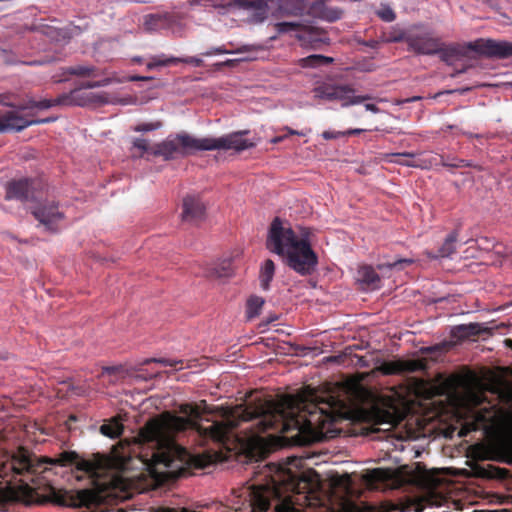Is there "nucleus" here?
<instances>
[{"mask_svg": "<svg viewBox=\"0 0 512 512\" xmlns=\"http://www.w3.org/2000/svg\"><path fill=\"white\" fill-rule=\"evenodd\" d=\"M326 404L324 408L310 403L301 410L294 406L292 399L286 403L257 398L229 409L225 420L206 419L208 425L203 424L197 406L182 404L180 412L185 417L163 412L139 430L137 439L149 450L141 452L140 459L156 481L177 478L185 472L182 464L186 450L175 442V434L192 429L204 439L224 444L229 440L232 430L242 422H251L245 428L247 439L251 442L262 440L260 435L269 431L282 434L296 432L292 437L299 443L318 440L332 432L331 426L342 419L344 414L341 409Z\"/></svg>", "mask_w": 512, "mask_h": 512, "instance_id": "obj_1", "label": "nucleus"}, {"mask_svg": "<svg viewBox=\"0 0 512 512\" xmlns=\"http://www.w3.org/2000/svg\"><path fill=\"white\" fill-rule=\"evenodd\" d=\"M302 462V458L293 456L288 458L285 464L269 465L270 471L274 474L270 475V480L265 486L253 491L252 512H267L271 506V499L279 500L275 512H301L294 506L290 493H311L315 484L313 476H317L314 471H311L313 475L292 471V467L299 468Z\"/></svg>", "mask_w": 512, "mask_h": 512, "instance_id": "obj_2", "label": "nucleus"}, {"mask_svg": "<svg viewBox=\"0 0 512 512\" xmlns=\"http://www.w3.org/2000/svg\"><path fill=\"white\" fill-rule=\"evenodd\" d=\"M75 466L77 470L83 471L91 477H100L106 473L112 466V459L106 455L96 453L91 459L81 457L75 451L64 450L55 457L36 458L29 450L19 447L11 456V458L3 464V474L7 475L9 469L13 477L24 476L27 480L33 481L34 474L49 473L56 471L58 468Z\"/></svg>", "mask_w": 512, "mask_h": 512, "instance_id": "obj_3", "label": "nucleus"}, {"mask_svg": "<svg viewBox=\"0 0 512 512\" xmlns=\"http://www.w3.org/2000/svg\"><path fill=\"white\" fill-rule=\"evenodd\" d=\"M267 249L283 258L284 263L306 276L318 264V257L306 238H299L290 225L276 217L271 222L266 239Z\"/></svg>", "mask_w": 512, "mask_h": 512, "instance_id": "obj_4", "label": "nucleus"}, {"mask_svg": "<svg viewBox=\"0 0 512 512\" xmlns=\"http://www.w3.org/2000/svg\"><path fill=\"white\" fill-rule=\"evenodd\" d=\"M342 10L329 7L323 0H284L281 1L274 16L277 18L309 16L329 22L342 17Z\"/></svg>", "mask_w": 512, "mask_h": 512, "instance_id": "obj_5", "label": "nucleus"}, {"mask_svg": "<svg viewBox=\"0 0 512 512\" xmlns=\"http://www.w3.org/2000/svg\"><path fill=\"white\" fill-rule=\"evenodd\" d=\"M195 151H203V138H195L185 132L169 135L165 140L153 145L150 154L169 161L178 156H186Z\"/></svg>", "mask_w": 512, "mask_h": 512, "instance_id": "obj_6", "label": "nucleus"}, {"mask_svg": "<svg viewBox=\"0 0 512 512\" xmlns=\"http://www.w3.org/2000/svg\"><path fill=\"white\" fill-rule=\"evenodd\" d=\"M278 35L289 34L295 32L296 39L304 47L318 49L322 44L329 43L327 32L306 21H283L273 25Z\"/></svg>", "mask_w": 512, "mask_h": 512, "instance_id": "obj_7", "label": "nucleus"}, {"mask_svg": "<svg viewBox=\"0 0 512 512\" xmlns=\"http://www.w3.org/2000/svg\"><path fill=\"white\" fill-rule=\"evenodd\" d=\"M312 93L315 99L336 101L342 107H349L372 99L370 95H355V89L349 84H337L329 81L317 82Z\"/></svg>", "mask_w": 512, "mask_h": 512, "instance_id": "obj_8", "label": "nucleus"}, {"mask_svg": "<svg viewBox=\"0 0 512 512\" xmlns=\"http://www.w3.org/2000/svg\"><path fill=\"white\" fill-rule=\"evenodd\" d=\"M103 102V97L89 92H84L79 86L68 93H63L54 99H43L36 101L29 99L20 109L38 108L49 109L54 106H87L91 103Z\"/></svg>", "mask_w": 512, "mask_h": 512, "instance_id": "obj_9", "label": "nucleus"}, {"mask_svg": "<svg viewBox=\"0 0 512 512\" xmlns=\"http://www.w3.org/2000/svg\"><path fill=\"white\" fill-rule=\"evenodd\" d=\"M38 489H34V492L39 503L50 502L65 507L86 506L92 501L93 497L92 493L88 490L68 491L58 489L50 483L43 487L42 493H39Z\"/></svg>", "mask_w": 512, "mask_h": 512, "instance_id": "obj_10", "label": "nucleus"}, {"mask_svg": "<svg viewBox=\"0 0 512 512\" xmlns=\"http://www.w3.org/2000/svg\"><path fill=\"white\" fill-rule=\"evenodd\" d=\"M248 133V130H242L224 135L219 138L205 137L203 138V151L223 149L241 152L247 150L255 146L254 142L243 138V136Z\"/></svg>", "mask_w": 512, "mask_h": 512, "instance_id": "obj_11", "label": "nucleus"}, {"mask_svg": "<svg viewBox=\"0 0 512 512\" xmlns=\"http://www.w3.org/2000/svg\"><path fill=\"white\" fill-rule=\"evenodd\" d=\"M469 49L474 52L497 59L512 57V42L494 39H478L468 44Z\"/></svg>", "mask_w": 512, "mask_h": 512, "instance_id": "obj_12", "label": "nucleus"}, {"mask_svg": "<svg viewBox=\"0 0 512 512\" xmlns=\"http://www.w3.org/2000/svg\"><path fill=\"white\" fill-rule=\"evenodd\" d=\"M31 213L49 232H57L58 223L64 218V214L59 211L58 204L54 201H45L33 206Z\"/></svg>", "mask_w": 512, "mask_h": 512, "instance_id": "obj_13", "label": "nucleus"}, {"mask_svg": "<svg viewBox=\"0 0 512 512\" xmlns=\"http://www.w3.org/2000/svg\"><path fill=\"white\" fill-rule=\"evenodd\" d=\"M39 185L36 179L21 178L8 181L5 185V199L27 202L34 199Z\"/></svg>", "mask_w": 512, "mask_h": 512, "instance_id": "obj_14", "label": "nucleus"}, {"mask_svg": "<svg viewBox=\"0 0 512 512\" xmlns=\"http://www.w3.org/2000/svg\"><path fill=\"white\" fill-rule=\"evenodd\" d=\"M440 38L433 37L430 32H408V50L417 55H436Z\"/></svg>", "mask_w": 512, "mask_h": 512, "instance_id": "obj_15", "label": "nucleus"}, {"mask_svg": "<svg viewBox=\"0 0 512 512\" xmlns=\"http://www.w3.org/2000/svg\"><path fill=\"white\" fill-rule=\"evenodd\" d=\"M50 121V118L38 120L29 119L22 115L19 110H10L0 114V133L7 131L19 132L31 125L46 123Z\"/></svg>", "mask_w": 512, "mask_h": 512, "instance_id": "obj_16", "label": "nucleus"}, {"mask_svg": "<svg viewBox=\"0 0 512 512\" xmlns=\"http://www.w3.org/2000/svg\"><path fill=\"white\" fill-rule=\"evenodd\" d=\"M425 367L422 360H392L382 362L377 367V371L383 375H398L404 372L424 370Z\"/></svg>", "mask_w": 512, "mask_h": 512, "instance_id": "obj_17", "label": "nucleus"}, {"mask_svg": "<svg viewBox=\"0 0 512 512\" xmlns=\"http://www.w3.org/2000/svg\"><path fill=\"white\" fill-rule=\"evenodd\" d=\"M206 207L199 197L187 195L182 203V221L198 224L205 218Z\"/></svg>", "mask_w": 512, "mask_h": 512, "instance_id": "obj_18", "label": "nucleus"}, {"mask_svg": "<svg viewBox=\"0 0 512 512\" xmlns=\"http://www.w3.org/2000/svg\"><path fill=\"white\" fill-rule=\"evenodd\" d=\"M472 419L467 421L460 431L461 436H466L471 431L486 429L494 421L495 407H485L472 411Z\"/></svg>", "mask_w": 512, "mask_h": 512, "instance_id": "obj_19", "label": "nucleus"}, {"mask_svg": "<svg viewBox=\"0 0 512 512\" xmlns=\"http://www.w3.org/2000/svg\"><path fill=\"white\" fill-rule=\"evenodd\" d=\"M177 63H187L191 64L195 67H201L203 65V60L197 57H186V58H179V57H164L158 56L154 57L148 64L147 68L149 70H152L159 66H168L170 64H177Z\"/></svg>", "mask_w": 512, "mask_h": 512, "instance_id": "obj_20", "label": "nucleus"}, {"mask_svg": "<svg viewBox=\"0 0 512 512\" xmlns=\"http://www.w3.org/2000/svg\"><path fill=\"white\" fill-rule=\"evenodd\" d=\"M358 281L367 289L375 290L380 288L381 279L373 267L363 265L358 269Z\"/></svg>", "mask_w": 512, "mask_h": 512, "instance_id": "obj_21", "label": "nucleus"}, {"mask_svg": "<svg viewBox=\"0 0 512 512\" xmlns=\"http://www.w3.org/2000/svg\"><path fill=\"white\" fill-rule=\"evenodd\" d=\"M482 329L477 323L462 324L451 329V337L459 341L480 335Z\"/></svg>", "mask_w": 512, "mask_h": 512, "instance_id": "obj_22", "label": "nucleus"}, {"mask_svg": "<svg viewBox=\"0 0 512 512\" xmlns=\"http://www.w3.org/2000/svg\"><path fill=\"white\" fill-rule=\"evenodd\" d=\"M440 59L444 62H450L463 55L462 48L457 44L446 45L440 39L438 41V50L436 52Z\"/></svg>", "mask_w": 512, "mask_h": 512, "instance_id": "obj_23", "label": "nucleus"}, {"mask_svg": "<svg viewBox=\"0 0 512 512\" xmlns=\"http://www.w3.org/2000/svg\"><path fill=\"white\" fill-rule=\"evenodd\" d=\"M391 478V472L383 468H375L367 471L363 475V479L368 486H376L380 483H385Z\"/></svg>", "mask_w": 512, "mask_h": 512, "instance_id": "obj_24", "label": "nucleus"}, {"mask_svg": "<svg viewBox=\"0 0 512 512\" xmlns=\"http://www.w3.org/2000/svg\"><path fill=\"white\" fill-rule=\"evenodd\" d=\"M170 24V16L168 14H150L145 17L144 26L148 31H156L167 28Z\"/></svg>", "mask_w": 512, "mask_h": 512, "instance_id": "obj_25", "label": "nucleus"}, {"mask_svg": "<svg viewBox=\"0 0 512 512\" xmlns=\"http://www.w3.org/2000/svg\"><path fill=\"white\" fill-rule=\"evenodd\" d=\"M64 74L78 77H98L102 72L93 65H75L65 68Z\"/></svg>", "mask_w": 512, "mask_h": 512, "instance_id": "obj_26", "label": "nucleus"}, {"mask_svg": "<svg viewBox=\"0 0 512 512\" xmlns=\"http://www.w3.org/2000/svg\"><path fill=\"white\" fill-rule=\"evenodd\" d=\"M275 273V264L271 259L265 260L260 268L259 280L260 286L263 290H268L270 282L272 281Z\"/></svg>", "mask_w": 512, "mask_h": 512, "instance_id": "obj_27", "label": "nucleus"}, {"mask_svg": "<svg viewBox=\"0 0 512 512\" xmlns=\"http://www.w3.org/2000/svg\"><path fill=\"white\" fill-rule=\"evenodd\" d=\"M334 59L332 57L313 54L309 55L305 58L299 60V64L301 67L307 68H316L320 66H325L333 63Z\"/></svg>", "mask_w": 512, "mask_h": 512, "instance_id": "obj_28", "label": "nucleus"}, {"mask_svg": "<svg viewBox=\"0 0 512 512\" xmlns=\"http://www.w3.org/2000/svg\"><path fill=\"white\" fill-rule=\"evenodd\" d=\"M123 430L124 426L117 418H112L109 422L102 424L100 427V432L110 438L121 436Z\"/></svg>", "mask_w": 512, "mask_h": 512, "instance_id": "obj_29", "label": "nucleus"}, {"mask_svg": "<svg viewBox=\"0 0 512 512\" xmlns=\"http://www.w3.org/2000/svg\"><path fill=\"white\" fill-rule=\"evenodd\" d=\"M457 240L458 232L456 230L447 235L443 244L438 250V256L449 257L452 255L456 251Z\"/></svg>", "mask_w": 512, "mask_h": 512, "instance_id": "obj_30", "label": "nucleus"}, {"mask_svg": "<svg viewBox=\"0 0 512 512\" xmlns=\"http://www.w3.org/2000/svg\"><path fill=\"white\" fill-rule=\"evenodd\" d=\"M372 418L374 424H390L393 425L397 422L396 416L394 413L380 409V408H373L371 411Z\"/></svg>", "mask_w": 512, "mask_h": 512, "instance_id": "obj_31", "label": "nucleus"}, {"mask_svg": "<svg viewBox=\"0 0 512 512\" xmlns=\"http://www.w3.org/2000/svg\"><path fill=\"white\" fill-rule=\"evenodd\" d=\"M265 301L262 297L251 296L246 303V314L249 319H252L260 314V311Z\"/></svg>", "mask_w": 512, "mask_h": 512, "instance_id": "obj_32", "label": "nucleus"}, {"mask_svg": "<svg viewBox=\"0 0 512 512\" xmlns=\"http://www.w3.org/2000/svg\"><path fill=\"white\" fill-rule=\"evenodd\" d=\"M408 32L396 27H392L390 31L382 36V40L387 43L405 42L407 44Z\"/></svg>", "mask_w": 512, "mask_h": 512, "instance_id": "obj_33", "label": "nucleus"}, {"mask_svg": "<svg viewBox=\"0 0 512 512\" xmlns=\"http://www.w3.org/2000/svg\"><path fill=\"white\" fill-rule=\"evenodd\" d=\"M413 157L414 154L410 152L391 153L386 155L388 161L406 166H414V164L412 163Z\"/></svg>", "mask_w": 512, "mask_h": 512, "instance_id": "obj_34", "label": "nucleus"}, {"mask_svg": "<svg viewBox=\"0 0 512 512\" xmlns=\"http://www.w3.org/2000/svg\"><path fill=\"white\" fill-rule=\"evenodd\" d=\"M150 363H159L164 366L174 367L176 370L183 368L182 360H170L167 358H147V359L143 360L141 365H147Z\"/></svg>", "mask_w": 512, "mask_h": 512, "instance_id": "obj_35", "label": "nucleus"}, {"mask_svg": "<svg viewBox=\"0 0 512 512\" xmlns=\"http://www.w3.org/2000/svg\"><path fill=\"white\" fill-rule=\"evenodd\" d=\"M376 15L385 22H392L396 19V13L388 5H382Z\"/></svg>", "mask_w": 512, "mask_h": 512, "instance_id": "obj_36", "label": "nucleus"}, {"mask_svg": "<svg viewBox=\"0 0 512 512\" xmlns=\"http://www.w3.org/2000/svg\"><path fill=\"white\" fill-rule=\"evenodd\" d=\"M500 450L504 462L512 465V440H505L500 443Z\"/></svg>", "mask_w": 512, "mask_h": 512, "instance_id": "obj_37", "label": "nucleus"}, {"mask_svg": "<svg viewBox=\"0 0 512 512\" xmlns=\"http://www.w3.org/2000/svg\"><path fill=\"white\" fill-rule=\"evenodd\" d=\"M413 263V260L411 259H406V258H402V259H398L394 262H390V263H383V264H380L378 265V268L381 270L385 267L389 268V269H402L403 268V265H410Z\"/></svg>", "mask_w": 512, "mask_h": 512, "instance_id": "obj_38", "label": "nucleus"}, {"mask_svg": "<svg viewBox=\"0 0 512 512\" xmlns=\"http://www.w3.org/2000/svg\"><path fill=\"white\" fill-rule=\"evenodd\" d=\"M232 273L231 261L224 260L219 266L215 268V275L217 277H227Z\"/></svg>", "mask_w": 512, "mask_h": 512, "instance_id": "obj_39", "label": "nucleus"}, {"mask_svg": "<svg viewBox=\"0 0 512 512\" xmlns=\"http://www.w3.org/2000/svg\"><path fill=\"white\" fill-rule=\"evenodd\" d=\"M111 83L110 78H104L98 81H87L80 84L82 89H92L107 86Z\"/></svg>", "mask_w": 512, "mask_h": 512, "instance_id": "obj_40", "label": "nucleus"}, {"mask_svg": "<svg viewBox=\"0 0 512 512\" xmlns=\"http://www.w3.org/2000/svg\"><path fill=\"white\" fill-rule=\"evenodd\" d=\"M283 130L286 131V134L272 138L271 143L278 144V143L282 142L284 139H286L289 135H298V136L305 135L303 132L294 130L288 126L284 127Z\"/></svg>", "mask_w": 512, "mask_h": 512, "instance_id": "obj_41", "label": "nucleus"}, {"mask_svg": "<svg viewBox=\"0 0 512 512\" xmlns=\"http://www.w3.org/2000/svg\"><path fill=\"white\" fill-rule=\"evenodd\" d=\"M133 147L137 148L142 151L141 156L143 153H149L152 146H149L148 141L143 138H136L133 141Z\"/></svg>", "mask_w": 512, "mask_h": 512, "instance_id": "obj_42", "label": "nucleus"}, {"mask_svg": "<svg viewBox=\"0 0 512 512\" xmlns=\"http://www.w3.org/2000/svg\"><path fill=\"white\" fill-rule=\"evenodd\" d=\"M160 126H161L160 122H156V123H142V124H139V125L135 126L133 128V130L136 131V132H149V131H153V130H156V129L160 128Z\"/></svg>", "mask_w": 512, "mask_h": 512, "instance_id": "obj_43", "label": "nucleus"}, {"mask_svg": "<svg viewBox=\"0 0 512 512\" xmlns=\"http://www.w3.org/2000/svg\"><path fill=\"white\" fill-rule=\"evenodd\" d=\"M442 165L445 167L459 168V167H470L471 165L462 159H453L452 161H446L442 159Z\"/></svg>", "mask_w": 512, "mask_h": 512, "instance_id": "obj_44", "label": "nucleus"}, {"mask_svg": "<svg viewBox=\"0 0 512 512\" xmlns=\"http://www.w3.org/2000/svg\"><path fill=\"white\" fill-rule=\"evenodd\" d=\"M345 134H343V131H324L322 133V137L325 139V140H332V139H337V138H340V137H344Z\"/></svg>", "mask_w": 512, "mask_h": 512, "instance_id": "obj_45", "label": "nucleus"}, {"mask_svg": "<svg viewBox=\"0 0 512 512\" xmlns=\"http://www.w3.org/2000/svg\"><path fill=\"white\" fill-rule=\"evenodd\" d=\"M228 51L223 47H216L212 48L211 50L203 53L204 56H211V55H219V54H225Z\"/></svg>", "mask_w": 512, "mask_h": 512, "instance_id": "obj_46", "label": "nucleus"}, {"mask_svg": "<svg viewBox=\"0 0 512 512\" xmlns=\"http://www.w3.org/2000/svg\"><path fill=\"white\" fill-rule=\"evenodd\" d=\"M364 131H366V129L353 128V129H348L346 131H343V134H345V136H353V135H359Z\"/></svg>", "mask_w": 512, "mask_h": 512, "instance_id": "obj_47", "label": "nucleus"}, {"mask_svg": "<svg viewBox=\"0 0 512 512\" xmlns=\"http://www.w3.org/2000/svg\"><path fill=\"white\" fill-rule=\"evenodd\" d=\"M118 371H119V367H117V366H109V367L103 368V373H106L109 375L116 374Z\"/></svg>", "mask_w": 512, "mask_h": 512, "instance_id": "obj_48", "label": "nucleus"}, {"mask_svg": "<svg viewBox=\"0 0 512 512\" xmlns=\"http://www.w3.org/2000/svg\"><path fill=\"white\" fill-rule=\"evenodd\" d=\"M365 109L367 111H371L373 113H378L379 112V108L375 104H371V103L365 104Z\"/></svg>", "mask_w": 512, "mask_h": 512, "instance_id": "obj_49", "label": "nucleus"}, {"mask_svg": "<svg viewBox=\"0 0 512 512\" xmlns=\"http://www.w3.org/2000/svg\"><path fill=\"white\" fill-rule=\"evenodd\" d=\"M157 376H158V373L152 374L149 377H144V376H141V375H137L138 378H142L144 380L156 378Z\"/></svg>", "mask_w": 512, "mask_h": 512, "instance_id": "obj_50", "label": "nucleus"}, {"mask_svg": "<svg viewBox=\"0 0 512 512\" xmlns=\"http://www.w3.org/2000/svg\"><path fill=\"white\" fill-rule=\"evenodd\" d=\"M6 98H7V97H6L5 95L0 94V104H2V105H8V104L5 102V99H6Z\"/></svg>", "mask_w": 512, "mask_h": 512, "instance_id": "obj_51", "label": "nucleus"}, {"mask_svg": "<svg viewBox=\"0 0 512 512\" xmlns=\"http://www.w3.org/2000/svg\"><path fill=\"white\" fill-rule=\"evenodd\" d=\"M421 99L419 96L412 97L411 99H408L407 102H412Z\"/></svg>", "mask_w": 512, "mask_h": 512, "instance_id": "obj_52", "label": "nucleus"}, {"mask_svg": "<svg viewBox=\"0 0 512 512\" xmlns=\"http://www.w3.org/2000/svg\"><path fill=\"white\" fill-rule=\"evenodd\" d=\"M505 342L508 347L512 348V339H507Z\"/></svg>", "mask_w": 512, "mask_h": 512, "instance_id": "obj_53", "label": "nucleus"}, {"mask_svg": "<svg viewBox=\"0 0 512 512\" xmlns=\"http://www.w3.org/2000/svg\"><path fill=\"white\" fill-rule=\"evenodd\" d=\"M481 1L484 2V3H491L492 2V0H481Z\"/></svg>", "mask_w": 512, "mask_h": 512, "instance_id": "obj_54", "label": "nucleus"}]
</instances>
